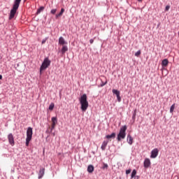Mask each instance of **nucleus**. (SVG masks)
I'll list each match as a JSON object with an SVG mask.
<instances>
[{
  "mask_svg": "<svg viewBox=\"0 0 179 179\" xmlns=\"http://www.w3.org/2000/svg\"><path fill=\"white\" fill-rule=\"evenodd\" d=\"M106 83L107 80H106L105 82L101 81V83L100 84V85H99V87H103V86H106Z\"/></svg>",
  "mask_w": 179,
  "mask_h": 179,
  "instance_id": "nucleus-26",
  "label": "nucleus"
},
{
  "mask_svg": "<svg viewBox=\"0 0 179 179\" xmlns=\"http://www.w3.org/2000/svg\"><path fill=\"white\" fill-rule=\"evenodd\" d=\"M45 152V150L43 149V153Z\"/></svg>",
  "mask_w": 179,
  "mask_h": 179,
  "instance_id": "nucleus-39",
  "label": "nucleus"
},
{
  "mask_svg": "<svg viewBox=\"0 0 179 179\" xmlns=\"http://www.w3.org/2000/svg\"><path fill=\"white\" fill-rule=\"evenodd\" d=\"M136 176V170L134 169L132 173H131V178H134V177Z\"/></svg>",
  "mask_w": 179,
  "mask_h": 179,
  "instance_id": "nucleus-24",
  "label": "nucleus"
},
{
  "mask_svg": "<svg viewBox=\"0 0 179 179\" xmlns=\"http://www.w3.org/2000/svg\"><path fill=\"white\" fill-rule=\"evenodd\" d=\"M162 65L164 68H166V66H167L169 65V59H165L162 60Z\"/></svg>",
  "mask_w": 179,
  "mask_h": 179,
  "instance_id": "nucleus-14",
  "label": "nucleus"
},
{
  "mask_svg": "<svg viewBox=\"0 0 179 179\" xmlns=\"http://www.w3.org/2000/svg\"><path fill=\"white\" fill-rule=\"evenodd\" d=\"M136 117V113H134L132 116V119L135 120Z\"/></svg>",
  "mask_w": 179,
  "mask_h": 179,
  "instance_id": "nucleus-32",
  "label": "nucleus"
},
{
  "mask_svg": "<svg viewBox=\"0 0 179 179\" xmlns=\"http://www.w3.org/2000/svg\"><path fill=\"white\" fill-rule=\"evenodd\" d=\"M131 171H132L131 169H128L126 171V174L128 175V174H130Z\"/></svg>",
  "mask_w": 179,
  "mask_h": 179,
  "instance_id": "nucleus-31",
  "label": "nucleus"
},
{
  "mask_svg": "<svg viewBox=\"0 0 179 179\" xmlns=\"http://www.w3.org/2000/svg\"><path fill=\"white\" fill-rule=\"evenodd\" d=\"M103 170L106 169H108V164H103Z\"/></svg>",
  "mask_w": 179,
  "mask_h": 179,
  "instance_id": "nucleus-28",
  "label": "nucleus"
},
{
  "mask_svg": "<svg viewBox=\"0 0 179 179\" xmlns=\"http://www.w3.org/2000/svg\"><path fill=\"white\" fill-rule=\"evenodd\" d=\"M106 139H114L115 138V133H112L110 135L106 136Z\"/></svg>",
  "mask_w": 179,
  "mask_h": 179,
  "instance_id": "nucleus-17",
  "label": "nucleus"
},
{
  "mask_svg": "<svg viewBox=\"0 0 179 179\" xmlns=\"http://www.w3.org/2000/svg\"><path fill=\"white\" fill-rule=\"evenodd\" d=\"M169 9H170V6H166V10H169Z\"/></svg>",
  "mask_w": 179,
  "mask_h": 179,
  "instance_id": "nucleus-34",
  "label": "nucleus"
},
{
  "mask_svg": "<svg viewBox=\"0 0 179 179\" xmlns=\"http://www.w3.org/2000/svg\"><path fill=\"white\" fill-rule=\"evenodd\" d=\"M127 143H129V145H132V143H134V138H132L131 134L127 135Z\"/></svg>",
  "mask_w": 179,
  "mask_h": 179,
  "instance_id": "nucleus-10",
  "label": "nucleus"
},
{
  "mask_svg": "<svg viewBox=\"0 0 179 179\" xmlns=\"http://www.w3.org/2000/svg\"><path fill=\"white\" fill-rule=\"evenodd\" d=\"M117 101L120 103L121 101V96L120 95H118L117 96Z\"/></svg>",
  "mask_w": 179,
  "mask_h": 179,
  "instance_id": "nucleus-30",
  "label": "nucleus"
},
{
  "mask_svg": "<svg viewBox=\"0 0 179 179\" xmlns=\"http://www.w3.org/2000/svg\"><path fill=\"white\" fill-rule=\"evenodd\" d=\"M54 107H55V105L54 104V103H50L48 110H50V111H52V110H54Z\"/></svg>",
  "mask_w": 179,
  "mask_h": 179,
  "instance_id": "nucleus-22",
  "label": "nucleus"
},
{
  "mask_svg": "<svg viewBox=\"0 0 179 179\" xmlns=\"http://www.w3.org/2000/svg\"><path fill=\"white\" fill-rule=\"evenodd\" d=\"M44 9H45V8L44 6H41L36 12V15H40L41 12H44Z\"/></svg>",
  "mask_w": 179,
  "mask_h": 179,
  "instance_id": "nucleus-19",
  "label": "nucleus"
},
{
  "mask_svg": "<svg viewBox=\"0 0 179 179\" xmlns=\"http://www.w3.org/2000/svg\"><path fill=\"white\" fill-rule=\"evenodd\" d=\"M80 104H81L82 111H86L89 107V102L87 101V95L86 94H83L79 99Z\"/></svg>",
  "mask_w": 179,
  "mask_h": 179,
  "instance_id": "nucleus-2",
  "label": "nucleus"
},
{
  "mask_svg": "<svg viewBox=\"0 0 179 179\" xmlns=\"http://www.w3.org/2000/svg\"><path fill=\"white\" fill-rule=\"evenodd\" d=\"M112 92L113 93V94H115L116 96H120V91H118L117 90H113Z\"/></svg>",
  "mask_w": 179,
  "mask_h": 179,
  "instance_id": "nucleus-21",
  "label": "nucleus"
},
{
  "mask_svg": "<svg viewBox=\"0 0 179 179\" xmlns=\"http://www.w3.org/2000/svg\"><path fill=\"white\" fill-rule=\"evenodd\" d=\"M127 125L122 126L119 131V134H117V141L118 142H121L122 139H124L127 136Z\"/></svg>",
  "mask_w": 179,
  "mask_h": 179,
  "instance_id": "nucleus-3",
  "label": "nucleus"
},
{
  "mask_svg": "<svg viewBox=\"0 0 179 179\" xmlns=\"http://www.w3.org/2000/svg\"><path fill=\"white\" fill-rule=\"evenodd\" d=\"M138 1H142V0H138Z\"/></svg>",
  "mask_w": 179,
  "mask_h": 179,
  "instance_id": "nucleus-40",
  "label": "nucleus"
},
{
  "mask_svg": "<svg viewBox=\"0 0 179 179\" xmlns=\"http://www.w3.org/2000/svg\"><path fill=\"white\" fill-rule=\"evenodd\" d=\"M64 12L65 9L62 8L60 13L59 14H56V19H58V17H61V16L64 14Z\"/></svg>",
  "mask_w": 179,
  "mask_h": 179,
  "instance_id": "nucleus-16",
  "label": "nucleus"
},
{
  "mask_svg": "<svg viewBox=\"0 0 179 179\" xmlns=\"http://www.w3.org/2000/svg\"><path fill=\"white\" fill-rule=\"evenodd\" d=\"M134 114H136V109L134 110Z\"/></svg>",
  "mask_w": 179,
  "mask_h": 179,
  "instance_id": "nucleus-38",
  "label": "nucleus"
},
{
  "mask_svg": "<svg viewBox=\"0 0 179 179\" xmlns=\"http://www.w3.org/2000/svg\"><path fill=\"white\" fill-rule=\"evenodd\" d=\"M45 39H43V41H42V44H45Z\"/></svg>",
  "mask_w": 179,
  "mask_h": 179,
  "instance_id": "nucleus-35",
  "label": "nucleus"
},
{
  "mask_svg": "<svg viewBox=\"0 0 179 179\" xmlns=\"http://www.w3.org/2000/svg\"><path fill=\"white\" fill-rule=\"evenodd\" d=\"M133 178H134V179H139V176H135V177H134Z\"/></svg>",
  "mask_w": 179,
  "mask_h": 179,
  "instance_id": "nucleus-36",
  "label": "nucleus"
},
{
  "mask_svg": "<svg viewBox=\"0 0 179 179\" xmlns=\"http://www.w3.org/2000/svg\"><path fill=\"white\" fill-rule=\"evenodd\" d=\"M57 122H58L57 117H52V127H49V129H48V132L49 134L52 132V129H54V128H55V125H57Z\"/></svg>",
  "mask_w": 179,
  "mask_h": 179,
  "instance_id": "nucleus-4",
  "label": "nucleus"
},
{
  "mask_svg": "<svg viewBox=\"0 0 179 179\" xmlns=\"http://www.w3.org/2000/svg\"><path fill=\"white\" fill-rule=\"evenodd\" d=\"M66 51H68V46L64 45L62 46V48L61 50V52H62V55H64L65 52H66Z\"/></svg>",
  "mask_w": 179,
  "mask_h": 179,
  "instance_id": "nucleus-13",
  "label": "nucleus"
},
{
  "mask_svg": "<svg viewBox=\"0 0 179 179\" xmlns=\"http://www.w3.org/2000/svg\"><path fill=\"white\" fill-rule=\"evenodd\" d=\"M90 44H93V43H94V40L90 39Z\"/></svg>",
  "mask_w": 179,
  "mask_h": 179,
  "instance_id": "nucleus-33",
  "label": "nucleus"
},
{
  "mask_svg": "<svg viewBox=\"0 0 179 179\" xmlns=\"http://www.w3.org/2000/svg\"><path fill=\"white\" fill-rule=\"evenodd\" d=\"M32 137H33V128L28 127L27 130V138L31 139Z\"/></svg>",
  "mask_w": 179,
  "mask_h": 179,
  "instance_id": "nucleus-7",
  "label": "nucleus"
},
{
  "mask_svg": "<svg viewBox=\"0 0 179 179\" xmlns=\"http://www.w3.org/2000/svg\"><path fill=\"white\" fill-rule=\"evenodd\" d=\"M87 171L88 173H92V171H94V166L92 165H89L87 167Z\"/></svg>",
  "mask_w": 179,
  "mask_h": 179,
  "instance_id": "nucleus-18",
  "label": "nucleus"
},
{
  "mask_svg": "<svg viewBox=\"0 0 179 179\" xmlns=\"http://www.w3.org/2000/svg\"><path fill=\"white\" fill-rule=\"evenodd\" d=\"M139 55H141V50H138L135 53V57H139Z\"/></svg>",
  "mask_w": 179,
  "mask_h": 179,
  "instance_id": "nucleus-27",
  "label": "nucleus"
},
{
  "mask_svg": "<svg viewBox=\"0 0 179 179\" xmlns=\"http://www.w3.org/2000/svg\"><path fill=\"white\" fill-rule=\"evenodd\" d=\"M44 171H45L44 169H40L39 173H38V178L39 179L43 178V176H44Z\"/></svg>",
  "mask_w": 179,
  "mask_h": 179,
  "instance_id": "nucleus-15",
  "label": "nucleus"
},
{
  "mask_svg": "<svg viewBox=\"0 0 179 179\" xmlns=\"http://www.w3.org/2000/svg\"><path fill=\"white\" fill-rule=\"evenodd\" d=\"M107 145H108V141H104L101 146V150H106V148H107Z\"/></svg>",
  "mask_w": 179,
  "mask_h": 179,
  "instance_id": "nucleus-11",
  "label": "nucleus"
},
{
  "mask_svg": "<svg viewBox=\"0 0 179 179\" xmlns=\"http://www.w3.org/2000/svg\"><path fill=\"white\" fill-rule=\"evenodd\" d=\"M174 108H176V103H173L170 108V113H173L174 112Z\"/></svg>",
  "mask_w": 179,
  "mask_h": 179,
  "instance_id": "nucleus-23",
  "label": "nucleus"
},
{
  "mask_svg": "<svg viewBox=\"0 0 179 179\" xmlns=\"http://www.w3.org/2000/svg\"><path fill=\"white\" fill-rule=\"evenodd\" d=\"M59 44L60 45H64L65 44H68V43L66 41H65V39L64 38V37L61 36L59 38Z\"/></svg>",
  "mask_w": 179,
  "mask_h": 179,
  "instance_id": "nucleus-9",
  "label": "nucleus"
},
{
  "mask_svg": "<svg viewBox=\"0 0 179 179\" xmlns=\"http://www.w3.org/2000/svg\"><path fill=\"white\" fill-rule=\"evenodd\" d=\"M30 141H31V138H26L25 145L26 146H29V144L30 143Z\"/></svg>",
  "mask_w": 179,
  "mask_h": 179,
  "instance_id": "nucleus-25",
  "label": "nucleus"
},
{
  "mask_svg": "<svg viewBox=\"0 0 179 179\" xmlns=\"http://www.w3.org/2000/svg\"><path fill=\"white\" fill-rule=\"evenodd\" d=\"M2 80V75L0 74V80ZM0 85H1V81H0Z\"/></svg>",
  "mask_w": 179,
  "mask_h": 179,
  "instance_id": "nucleus-37",
  "label": "nucleus"
},
{
  "mask_svg": "<svg viewBox=\"0 0 179 179\" xmlns=\"http://www.w3.org/2000/svg\"><path fill=\"white\" fill-rule=\"evenodd\" d=\"M21 2H22V0H14L13 8L10 11L9 20H12V19L15 17V15H16V13L19 9V6H20Z\"/></svg>",
  "mask_w": 179,
  "mask_h": 179,
  "instance_id": "nucleus-1",
  "label": "nucleus"
},
{
  "mask_svg": "<svg viewBox=\"0 0 179 179\" xmlns=\"http://www.w3.org/2000/svg\"><path fill=\"white\" fill-rule=\"evenodd\" d=\"M45 69V59H43V62L42 65L40 69L41 75V73H43V71H44Z\"/></svg>",
  "mask_w": 179,
  "mask_h": 179,
  "instance_id": "nucleus-12",
  "label": "nucleus"
},
{
  "mask_svg": "<svg viewBox=\"0 0 179 179\" xmlns=\"http://www.w3.org/2000/svg\"><path fill=\"white\" fill-rule=\"evenodd\" d=\"M8 140L11 146H15V138H13V134H12V133L8 135Z\"/></svg>",
  "mask_w": 179,
  "mask_h": 179,
  "instance_id": "nucleus-5",
  "label": "nucleus"
},
{
  "mask_svg": "<svg viewBox=\"0 0 179 179\" xmlns=\"http://www.w3.org/2000/svg\"><path fill=\"white\" fill-rule=\"evenodd\" d=\"M56 13H57V9H52L51 10V13H52V15H55Z\"/></svg>",
  "mask_w": 179,
  "mask_h": 179,
  "instance_id": "nucleus-29",
  "label": "nucleus"
},
{
  "mask_svg": "<svg viewBox=\"0 0 179 179\" xmlns=\"http://www.w3.org/2000/svg\"><path fill=\"white\" fill-rule=\"evenodd\" d=\"M51 65V61L48 59V58L45 59V68H48V66Z\"/></svg>",
  "mask_w": 179,
  "mask_h": 179,
  "instance_id": "nucleus-20",
  "label": "nucleus"
},
{
  "mask_svg": "<svg viewBox=\"0 0 179 179\" xmlns=\"http://www.w3.org/2000/svg\"><path fill=\"white\" fill-rule=\"evenodd\" d=\"M159 155V150L155 148L152 150L150 157L151 159H156Z\"/></svg>",
  "mask_w": 179,
  "mask_h": 179,
  "instance_id": "nucleus-6",
  "label": "nucleus"
},
{
  "mask_svg": "<svg viewBox=\"0 0 179 179\" xmlns=\"http://www.w3.org/2000/svg\"><path fill=\"white\" fill-rule=\"evenodd\" d=\"M150 164H151L150 159L149 158H146L144 160V167H145V169H149V167H150Z\"/></svg>",
  "mask_w": 179,
  "mask_h": 179,
  "instance_id": "nucleus-8",
  "label": "nucleus"
}]
</instances>
